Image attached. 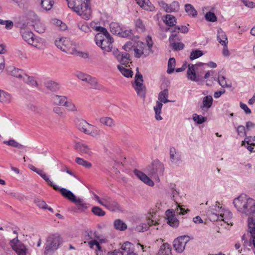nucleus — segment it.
Masks as SVG:
<instances>
[{
    "label": "nucleus",
    "instance_id": "nucleus-11",
    "mask_svg": "<svg viewBox=\"0 0 255 255\" xmlns=\"http://www.w3.org/2000/svg\"><path fill=\"white\" fill-rule=\"evenodd\" d=\"M188 241V236H183L177 238L173 241V246L175 250L178 253H182Z\"/></svg>",
    "mask_w": 255,
    "mask_h": 255
},
{
    "label": "nucleus",
    "instance_id": "nucleus-45",
    "mask_svg": "<svg viewBox=\"0 0 255 255\" xmlns=\"http://www.w3.org/2000/svg\"><path fill=\"white\" fill-rule=\"evenodd\" d=\"M76 162L79 165H82L86 168H90L92 167V164L80 157H76L75 159Z\"/></svg>",
    "mask_w": 255,
    "mask_h": 255
},
{
    "label": "nucleus",
    "instance_id": "nucleus-43",
    "mask_svg": "<svg viewBox=\"0 0 255 255\" xmlns=\"http://www.w3.org/2000/svg\"><path fill=\"white\" fill-rule=\"evenodd\" d=\"M23 80L27 84L34 87L37 85L36 81L32 77L28 76L27 75H24L23 76Z\"/></svg>",
    "mask_w": 255,
    "mask_h": 255
},
{
    "label": "nucleus",
    "instance_id": "nucleus-40",
    "mask_svg": "<svg viewBox=\"0 0 255 255\" xmlns=\"http://www.w3.org/2000/svg\"><path fill=\"white\" fill-rule=\"evenodd\" d=\"M54 4L53 0H41V5L42 7L46 10H50Z\"/></svg>",
    "mask_w": 255,
    "mask_h": 255
},
{
    "label": "nucleus",
    "instance_id": "nucleus-53",
    "mask_svg": "<svg viewBox=\"0 0 255 255\" xmlns=\"http://www.w3.org/2000/svg\"><path fill=\"white\" fill-rule=\"evenodd\" d=\"M193 120L198 124H202L206 121L207 118L194 114L193 115Z\"/></svg>",
    "mask_w": 255,
    "mask_h": 255
},
{
    "label": "nucleus",
    "instance_id": "nucleus-25",
    "mask_svg": "<svg viewBox=\"0 0 255 255\" xmlns=\"http://www.w3.org/2000/svg\"><path fill=\"white\" fill-rule=\"evenodd\" d=\"M157 255H172L171 246L167 243L163 244L160 246Z\"/></svg>",
    "mask_w": 255,
    "mask_h": 255
},
{
    "label": "nucleus",
    "instance_id": "nucleus-57",
    "mask_svg": "<svg viewBox=\"0 0 255 255\" xmlns=\"http://www.w3.org/2000/svg\"><path fill=\"white\" fill-rule=\"evenodd\" d=\"M121 59L119 60L122 64H126L128 63L129 60V55L127 53H122L121 56Z\"/></svg>",
    "mask_w": 255,
    "mask_h": 255
},
{
    "label": "nucleus",
    "instance_id": "nucleus-2",
    "mask_svg": "<svg viewBox=\"0 0 255 255\" xmlns=\"http://www.w3.org/2000/svg\"><path fill=\"white\" fill-rule=\"evenodd\" d=\"M68 7L83 19L88 20L91 16L90 0H66Z\"/></svg>",
    "mask_w": 255,
    "mask_h": 255
},
{
    "label": "nucleus",
    "instance_id": "nucleus-27",
    "mask_svg": "<svg viewBox=\"0 0 255 255\" xmlns=\"http://www.w3.org/2000/svg\"><path fill=\"white\" fill-rule=\"evenodd\" d=\"M248 224L251 236L254 235L255 234V215L249 217Z\"/></svg>",
    "mask_w": 255,
    "mask_h": 255
},
{
    "label": "nucleus",
    "instance_id": "nucleus-63",
    "mask_svg": "<svg viewBox=\"0 0 255 255\" xmlns=\"http://www.w3.org/2000/svg\"><path fill=\"white\" fill-rule=\"evenodd\" d=\"M135 25L136 27L138 28L141 32L144 31L145 29V26L141 19H137L135 21Z\"/></svg>",
    "mask_w": 255,
    "mask_h": 255
},
{
    "label": "nucleus",
    "instance_id": "nucleus-64",
    "mask_svg": "<svg viewBox=\"0 0 255 255\" xmlns=\"http://www.w3.org/2000/svg\"><path fill=\"white\" fill-rule=\"evenodd\" d=\"M244 141L248 145H255V136H246Z\"/></svg>",
    "mask_w": 255,
    "mask_h": 255
},
{
    "label": "nucleus",
    "instance_id": "nucleus-4",
    "mask_svg": "<svg viewBox=\"0 0 255 255\" xmlns=\"http://www.w3.org/2000/svg\"><path fill=\"white\" fill-rule=\"evenodd\" d=\"M61 242V239L59 235H50L45 244V255H47L49 253L57 250Z\"/></svg>",
    "mask_w": 255,
    "mask_h": 255
},
{
    "label": "nucleus",
    "instance_id": "nucleus-51",
    "mask_svg": "<svg viewBox=\"0 0 255 255\" xmlns=\"http://www.w3.org/2000/svg\"><path fill=\"white\" fill-rule=\"evenodd\" d=\"M41 177L47 183V184L50 186L52 187L54 190H57L59 189V186L54 184L53 182L49 179V177L47 176L46 173L43 172V173L42 175H41Z\"/></svg>",
    "mask_w": 255,
    "mask_h": 255
},
{
    "label": "nucleus",
    "instance_id": "nucleus-49",
    "mask_svg": "<svg viewBox=\"0 0 255 255\" xmlns=\"http://www.w3.org/2000/svg\"><path fill=\"white\" fill-rule=\"evenodd\" d=\"M85 82L88 83L91 88L94 89L98 88V82L95 78L89 75V77L87 78V80Z\"/></svg>",
    "mask_w": 255,
    "mask_h": 255
},
{
    "label": "nucleus",
    "instance_id": "nucleus-18",
    "mask_svg": "<svg viewBox=\"0 0 255 255\" xmlns=\"http://www.w3.org/2000/svg\"><path fill=\"white\" fill-rule=\"evenodd\" d=\"M134 173L136 176L139 179H140L141 181H142L146 184L150 186H153L154 185V183L152 181V180H151L149 178V177H148L145 174H144L142 172L139 171L137 169H135L134 171Z\"/></svg>",
    "mask_w": 255,
    "mask_h": 255
},
{
    "label": "nucleus",
    "instance_id": "nucleus-13",
    "mask_svg": "<svg viewBox=\"0 0 255 255\" xmlns=\"http://www.w3.org/2000/svg\"><path fill=\"white\" fill-rule=\"evenodd\" d=\"M207 214L209 220L212 222H215L219 220L223 221L225 223L230 225L229 222V219L224 218V214L222 213L218 214L214 212L213 209H208L207 212Z\"/></svg>",
    "mask_w": 255,
    "mask_h": 255
},
{
    "label": "nucleus",
    "instance_id": "nucleus-34",
    "mask_svg": "<svg viewBox=\"0 0 255 255\" xmlns=\"http://www.w3.org/2000/svg\"><path fill=\"white\" fill-rule=\"evenodd\" d=\"M104 207L112 211L120 210V206L119 203L113 199L110 201L108 205H105Z\"/></svg>",
    "mask_w": 255,
    "mask_h": 255
},
{
    "label": "nucleus",
    "instance_id": "nucleus-55",
    "mask_svg": "<svg viewBox=\"0 0 255 255\" xmlns=\"http://www.w3.org/2000/svg\"><path fill=\"white\" fill-rule=\"evenodd\" d=\"M132 35L133 34L131 30H122V29H121L120 33L119 34V35L122 37L128 38L129 39L132 38Z\"/></svg>",
    "mask_w": 255,
    "mask_h": 255
},
{
    "label": "nucleus",
    "instance_id": "nucleus-58",
    "mask_svg": "<svg viewBox=\"0 0 255 255\" xmlns=\"http://www.w3.org/2000/svg\"><path fill=\"white\" fill-rule=\"evenodd\" d=\"M0 25H4L5 28L6 29H11L13 26V23L12 21L9 20H4L0 19Z\"/></svg>",
    "mask_w": 255,
    "mask_h": 255
},
{
    "label": "nucleus",
    "instance_id": "nucleus-29",
    "mask_svg": "<svg viewBox=\"0 0 255 255\" xmlns=\"http://www.w3.org/2000/svg\"><path fill=\"white\" fill-rule=\"evenodd\" d=\"M114 228L118 231H125L128 227L127 224L121 219H116L114 222Z\"/></svg>",
    "mask_w": 255,
    "mask_h": 255
},
{
    "label": "nucleus",
    "instance_id": "nucleus-5",
    "mask_svg": "<svg viewBox=\"0 0 255 255\" xmlns=\"http://www.w3.org/2000/svg\"><path fill=\"white\" fill-rule=\"evenodd\" d=\"M55 43L56 46L64 52L71 54L77 53L75 46H73L72 41L68 38L62 37L59 40H56Z\"/></svg>",
    "mask_w": 255,
    "mask_h": 255
},
{
    "label": "nucleus",
    "instance_id": "nucleus-9",
    "mask_svg": "<svg viewBox=\"0 0 255 255\" xmlns=\"http://www.w3.org/2000/svg\"><path fill=\"white\" fill-rule=\"evenodd\" d=\"M25 27H21L20 33L23 40L34 47H37L38 39L34 37V34L30 31L26 29Z\"/></svg>",
    "mask_w": 255,
    "mask_h": 255
},
{
    "label": "nucleus",
    "instance_id": "nucleus-1",
    "mask_svg": "<svg viewBox=\"0 0 255 255\" xmlns=\"http://www.w3.org/2000/svg\"><path fill=\"white\" fill-rule=\"evenodd\" d=\"M233 204L237 210L249 217L255 215V200L242 194L233 201Z\"/></svg>",
    "mask_w": 255,
    "mask_h": 255
},
{
    "label": "nucleus",
    "instance_id": "nucleus-60",
    "mask_svg": "<svg viewBox=\"0 0 255 255\" xmlns=\"http://www.w3.org/2000/svg\"><path fill=\"white\" fill-rule=\"evenodd\" d=\"M34 203L39 208L43 209H46L47 208V205L43 200L39 199H36L34 200Z\"/></svg>",
    "mask_w": 255,
    "mask_h": 255
},
{
    "label": "nucleus",
    "instance_id": "nucleus-21",
    "mask_svg": "<svg viewBox=\"0 0 255 255\" xmlns=\"http://www.w3.org/2000/svg\"><path fill=\"white\" fill-rule=\"evenodd\" d=\"M56 190H59L63 197L72 202L74 203L77 201L76 200L78 198H76L75 195L71 191L64 188H60L59 187V189Z\"/></svg>",
    "mask_w": 255,
    "mask_h": 255
},
{
    "label": "nucleus",
    "instance_id": "nucleus-39",
    "mask_svg": "<svg viewBox=\"0 0 255 255\" xmlns=\"http://www.w3.org/2000/svg\"><path fill=\"white\" fill-rule=\"evenodd\" d=\"M185 10L190 15L195 17L197 15V12L191 4L188 3L185 5Z\"/></svg>",
    "mask_w": 255,
    "mask_h": 255
},
{
    "label": "nucleus",
    "instance_id": "nucleus-24",
    "mask_svg": "<svg viewBox=\"0 0 255 255\" xmlns=\"http://www.w3.org/2000/svg\"><path fill=\"white\" fill-rule=\"evenodd\" d=\"M213 98L211 96H206L203 99L202 104L200 106V108L204 110L205 109L208 110L211 107L213 104Z\"/></svg>",
    "mask_w": 255,
    "mask_h": 255
},
{
    "label": "nucleus",
    "instance_id": "nucleus-46",
    "mask_svg": "<svg viewBox=\"0 0 255 255\" xmlns=\"http://www.w3.org/2000/svg\"><path fill=\"white\" fill-rule=\"evenodd\" d=\"M92 212L96 216L103 217L105 215L106 212L99 207L94 206L92 208Z\"/></svg>",
    "mask_w": 255,
    "mask_h": 255
},
{
    "label": "nucleus",
    "instance_id": "nucleus-16",
    "mask_svg": "<svg viewBox=\"0 0 255 255\" xmlns=\"http://www.w3.org/2000/svg\"><path fill=\"white\" fill-rule=\"evenodd\" d=\"M167 98H166L161 102L156 101V105L153 108L155 112V118L157 121H160L162 119V118L160 116L161 109L163 106L162 103H166L171 102V101L168 100Z\"/></svg>",
    "mask_w": 255,
    "mask_h": 255
},
{
    "label": "nucleus",
    "instance_id": "nucleus-52",
    "mask_svg": "<svg viewBox=\"0 0 255 255\" xmlns=\"http://www.w3.org/2000/svg\"><path fill=\"white\" fill-rule=\"evenodd\" d=\"M203 55L202 51L200 50H195L192 51L190 55V59L192 60L197 59Z\"/></svg>",
    "mask_w": 255,
    "mask_h": 255
},
{
    "label": "nucleus",
    "instance_id": "nucleus-38",
    "mask_svg": "<svg viewBox=\"0 0 255 255\" xmlns=\"http://www.w3.org/2000/svg\"><path fill=\"white\" fill-rule=\"evenodd\" d=\"M111 32L115 35H119L122 29L119 23L116 22H112L110 25Z\"/></svg>",
    "mask_w": 255,
    "mask_h": 255
},
{
    "label": "nucleus",
    "instance_id": "nucleus-14",
    "mask_svg": "<svg viewBox=\"0 0 255 255\" xmlns=\"http://www.w3.org/2000/svg\"><path fill=\"white\" fill-rule=\"evenodd\" d=\"M25 18H26V20L23 22V23H22V27H26L29 21L34 22L38 19V16L35 12L31 10H27L24 12V14L22 16V18L24 19Z\"/></svg>",
    "mask_w": 255,
    "mask_h": 255
},
{
    "label": "nucleus",
    "instance_id": "nucleus-23",
    "mask_svg": "<svg viewBox=\"0 0 255 255\" xmlns=\"http://www.w3.org/2000/svg\"><path fill=\"white\" fill-rule=\"evenodd\" d=\"M217 40L222 45H226L228 44L227 36L225 32L221 28L218 29Z\"/></svg>",
    "mask_w": 255,
    "mask_h": 255
},
{
    "label": "nucleus",
    "instance_id": "nucleus-48",
    "mask_svg": "<svg viewBox=\"0 0 255 255\" xmlns=\"http://www.w3.org/2000/svg\"><path fill=\"white\" fill-rule=\"evenodd\" d=\"M170 45L175 51L182 50L184 47V44L183 43L174 42L172 40H170Z\"/></svg>",
    "mask_w": 255,
    "mask_h": 255
},
{
    "label": "nucleus",
    "instance_id": "nucleus-28",
    "mask_svg": "<svg viewBox=\"0 0 255 255\" xmlns=\"http://www.w3.org/2000/svg\"><path fill=\"white\" fill-rule=\"evenodd\" d=\"M100 123L104 126L108 127H113L115 125V123L113 119L111 117H103L99 119Z\"/></svg>",
    "mask_w": 255,
    "mask_h": 255
},
{
    "label": "nucleus",
    "instance_id": "nucleus-61",
    "mask_svg": "<svg viewBox=\"0 0 255 255\" xmlns=\"http://www.w3.org/2000/svg\"><path fill=\"white\" fill-rule=\"evenodd\" d=\"M168 97V91L167 89H165L164 90L161 91L158 95V99L159 101V102H161L163 99L166 98Z\"/></svg>",
    "mask_w": 255,
    "mask_h": 255
},
{
    "label": "nucleus",
    "instance_id": "nucleus-33",
    "mask_svg": "<svg viewBox=\"0 0 255 255\" xmlns=\"http://www.w3.org/2000/svg\"><path fill=\"white\" fill-rule=\"evenodd\" d=\"M163 21L166 25L170 27L175 26L177 23L175 17L171 14H166Z\"/></svg>",
    "mask_w": 255,
    "mask_h": 255
},
{
    "label": "nucleus",
    "instance_id": "nucleus-31",
    "mask_svg": "<svg viewBox=\"0 0 255 255\" xmlns=\"http://www.w3.org/2000/svg\"><path fill=\"white\" fill-rule=\"evenodd\" d=\"M35 30L39 33H43L45 32L46 27L44 24L42 23L39 19H37L33 24Z\"/></svg>",
    "mask_w": 255,
    "mask_h": 255
},
{
    "label": "nucleus",
    "instance_id": "nucleus-20",
    "mask_svg": "<svg viewBox=\"0 0 255 255\" xmlns=\"http://www.w3.org/2000/svg\"><path fill=\"white\" fill-rule=\"evenodd\" d=\"M77 127L81 131L87 134L90 128H94V126L87 123L84 120H78L77 122Z\"/></svg>",
    "mask_w": 255,
    "mask_h": 255
},
{
    "label": "nucleus",
    "instance_id": "nucleus-32",
    "mask_svg": "<svg viewBox=\"0 0 255 255\" xmlns=\"http://www.w3.org/2000/svg\"><path fill=\"white\" fill-rule=\"evenodd\" d=\"M11 100V95L3 91L0 90V102L4 104H9Z\"/></svg>",
    "mask_w": 255,
    "mask_h": 255
},
{
    "label": "nucleus",
    "instance_id": "nucleus-35",
    "mask_svg": "<svg viewBox=\"0 0 255 255\" xmlns=\"http://www.w3.org/2000/svg\"><path fill=\"white\" fill-rule=\"evenodd\" d=\"M45 86L52 92H56L59 89V84L52 81H48L45 82Z\"/></svg>",
    "mask_w": 255,
    "mask_h": 255
},
{
    "label": "nucleus",
    "instance_id": "nucleus-54",
    "mask_svg": "<svg viewBox=\"0 0 255 255\" xmlns=\"http://www.w3.org/2000/svg\"><path fill=\"white\" fill-rule=\"evenodd\" d=\"M76 202H75L74 203L76 204L78 207V209L81 212H83L85 211L87 209V206L86 204L83 203L81 199L78 198L76 200Z\"/></svg>",
    "mask_w": 255,
    "mask_h": 255
},
{
    "label": "nucleus",
    "instance_id": "nucleus-22",
    "mask_svg": "<svg viewBox=\"0 0 255 255\" xmlns=\"http://www.w3.org/2000/svg\"><path fill=\"white\" fill-rule=\"evenodd\" d=\"M138 5L146 10L153 11L155 7L149 0H135Z\"/></svg>",
    "mask_w": 255,
    "mask_h": 255
},
{
    "label": "nucleus",
    "instance_id": "nucleus-26",
    "mask_svg": "<svg viewBox=\"0 0 255 255\" xmlns=\"http://www.w3.org/2000/svg\"><path fill=\"white\" fill-rule=\"evenodd\" d=\"M170 159L172 163L176 164L181 159L180 154L176 152L174 147H171L170 149Z\"/></svg>",
    "mask_w": 255,
    "mask_h": 255
},
{
    "label": "nucleus",
    "instance_id": "nucleus-12",
    "mask_svg": "<svg viewBox=\"0 0 255 255\" xmlns=\"http://www.w3.org/2000/svg\"><path fill=\"white\" fill-rule=\"evenodd\" d=\"M195 65L190 64L188 65L187 70V78L188 80L195 82H199L203 81V77L199 74H197L195 68Z\"/></svg>",
    "mask_w": 255,
    "mask_h": 255
},
{
    "label": "nucleus",
    "instance_id": "nucleus-37",
    "mask_svg": "<svg viewBox=\"0 0 255 255\" xmlns=\"http://www.w3.org/2000/svg\"><path fill=\"white\" fill-rule=\"evenodd\" d=\"M3 143L12 147L17 148L20 149H23L25 148V146L17 142L14 139H10L9 140H4Z\"/></svg>",
    "mask_w": 255,
    "mask_h": 255
},
{
    "label": "nucleus",
    "instance_id": "nucleus-62",
    "mask_svg": "<svg viewBox=\"0 0 255 255\" xmlns=\"http://www.w3.org/2000/svg\"><path fill=\"white\" fill-rule=\"evenodd\" d=\"M238 134L240 136L246 135L247 130L246 128L243 126H239L237 128Z\"/></svg>",
    "mask_w": 255,
    "mask_h": 255
},
{
    "label": "nucleus",
    "instance_id": "nucleus-19",
    "mask_svg": "<svg viewBox=\"0 0 255 255\" xmlns=\"http://www.w3.org/2000/svg\"><path fill=\"white\" fill-rule=\"evenodd\" d=\"M121 249L123 251V255H137L133 252V245L130 242L124 243L121 247Z\"/></svg>",
    "mask_w": 255,
    "mask_h": 255
},
{
    "label": "nucleus",
    "instance_id": "nucleus-3",
    "mask_svg": "<svg viewBox=\"0 0 255 255\" xmlns=\"http://www.w3.org/2000/svg\"><path fill=\"white\" fill-rule=\"evenodd\" d=\"M164 170V165L158 160H154L147 167L146 171L151 178L159 181V177L162 176Z\"/></svg>",
    "mask_w": 255,
    "mask_h": 255
},
{
    "label": "nucleus",
    "instance_id": "nucleus-8",
    "mask_svg": "<svg viewBox=\"0 0 255 255\" xmlns=\"http://www.w3.org/2000/svg\"><path fill=\"white\" fill-rule=\"evenodd\" d=\"M10 245L17 255H26L27 249L22 243L18 240L17 237L10 241Z\"/></svg>",
    "mask_w": 255,
    "mask_h": 255
},
{
    "label": "nucleus",
    "instance_id": "nucleus-44",
    "mask_svg": "<svg viewBox=\"0 0 255 255\" xmlns=\"http://www.w3.org/2000/svg\"><path fill=\"white\" fill-rule=\"evenodd\" d=\"M175 59L174 58H170L168 62V68L167 72L168 74H171L175 70Z\"/></svg>",
    "mask_w": 255,
    "mask_h": 255
},
{
    "label": "nucleus",
    "instance_id": "nucleus-47",
    "mask_svg": "<svg viewBox=\"0 0 255 255\" xmlns=\"http://www.w3.org/2000/svg\"><path fill=\"white\" fill-rule=\"evenodd\" d=\"M64 103V106L67 108L68 111L74 112L77 111L76 106L71 100L68 101L67 100Z\"/></svg>",
    "mask_w": 255,
    "mask_h": 255
},
{
    "label": "nucleus",
    "instance_id": "nucleus-41",
    "mask_svg": "<svg viewBox=\"0 0 255 255\" xmlns=\"http://www.w3.org/2000/svg\"><path fill=\"white\" fill-rule=\"evenodd\" d=\"M118 68L121 73L126 77H132L133 72L131 70L124 67L123 66L118 65Z\"/></svg>",
    "mask_w": 255,
    "mask_h": 255
},
{
    "label": "nucleus",
    "instance_id": "nucleus-10",
    "mask_svg": "<svg viewBox=\"0 0 255 255\" xmlns=\"http://www.w3.org/2000/svg\"><path fill=\"white\" fill-rule=\"evenodd\" d=\"M159 5L164 10L168 13L177 12L179 10L180 5L177 1H173L171 4H168L163 0L158 1Z\"/></svg>",
    "mask_w": 255,
    "mask_h": 255
},
{
    "label": "nucleus",
    "instance_id": "nucleus-50",
    "mask_svg": "<svg viewBox=\"0 0 255 255\" xmlns=\"http://www.w3.org/2000/svg\"><path fill=\"white\" fill-rule=\"evenodd\" d=\"M101 130L96 127L94 126V128H90L87 134L91 135L93 137H97L100 135Z\"/></svg>",
    "mask_w": 255,
    "mask_h": 255
},
{
    "label": "nucleus",
    "instance_id": "nucleus-36",
    "mask_svg": "<svg viewBox=\"0 0 255 255\" xmlns=\"http://www.w3.org/2000/svg\"><path fill=\"white\" fill-rule=\"evenodd\" d=\"M8 71L10 72V74L14 77L22 78L24 75H25L23 72L19 69L15 68L14 67H9Z\"/></svg>",
    "mask_w": 255,
    "mask_h": 255
},
{
    "label": "nucleus",
    "instance_id": "nucleus-17",
    "mask_svg": "<svg viewBox=\"0 0 255 255\" xmlns=\"http://www.w3.org/2000/svg\"><path fill=\"white\" fill-rule=\"evenodd\" d=\"M74 148L78 152L88 156L91 155L92 153L91 149L87 145L80 142H75Z\"/></svg>",
    "mask_w": 255,
    "mask_h": 255
},
{
    "label": "nucleus",
    "instance_id": "nucleus-30",
    "mask_svg": "<svg viewBox=\"0 0 255 255\" xmlns=\"http://www.w3.org/2000/svg\"><path fill=\"white\" fill-rule=\"evenodd\" d=\"M67 98L66 96H58L54 95L52 96V100L54 103L56 105L63 106L65 102H66Z\"/></svg>",
    "mask_w": 255,
    "mask_h": 255
},
{
    "label": "nucleus",
    "instance_id": "nucleus-56",
    "mask_svg": "<svg viewBox=\"0 0 255 255\" xmlns=\"http://www.w3.org/2000/svg\"><path fill=\"white\" fill-rule=\"evenodd\" d=\"M206 19L210 22H215L217 20V18L214 13L209 11L205 15Z\"/></svg>",
    "mask_w": 255,
    "mask_h": 255
},
{
    "label": "nucleus",
    "instance_id": "nucleus-59",
    "mask_svg": "<svg viewBox=\"0 0 255 255\" xmlns=\"http://www.w3.org/2000/svg\"><path fill=\"white\" fill-rule=\"evenodd\" d=\"M180 31L181 32L186 33L188 32V28L185 25H181V26H175L174 30H172V32H175Z\"/></svg>",
    "mask_w": 255,
    "mask_h": 255
},
{
    "label": "nucleus",
    "instance_id": "nucleus-42",
    "mask_svg": "<svg viewBox=\"0 0 255 255\" xmlns=\"http://www.w3.org/2000/svg\"><path fill=\"white\" fill-rule=\"evenodd\" d=\"M218 82L219 84L222 86L223 88L225 87H231L232 84H228L226 81V78L225 77L223 76H221L219 73V75L218 77Z\"/></svg>",
    "mask_w": 255,
    "mask_h": 255
},
{
    "label": "nucleus",
    "instance_id": "nucleus-15",
    "mask_svg": "<svg viewBox=\"0 0 255 255\" xmlns=\"http://www.w3.org/2000/svg\"><path fill=\"white\" fill-rule=\"evenodd\" d=\"M166 218L167 223L172 227H177L179 225V221L175 217L172 210L168 209L165 212Z\"/></svg>",
    "mask_w": 255,
    "mask_h": 255
},
{
    "label": "nucleus",
    "instance_id": "nucleus-7",
    "mask_svg": "<svg viewBox=\"0 0 255 255\" xmlns=\"http://www.w3.org/2000/svg\"><path fill=\"white\" fill-rule=\"evenodd\" d=\"M95 40L96 44L100 47L103 50L107 52L112 51L114 42V39L112 37L103 38L102 35L99 34L95 35Z\"/></svg>",
    "mask_w": 255,
    "mask_h": 255
},
{
    "label": "nucleus",
    "instance_id": "nucleus-6",
    "mask_svg": "<svg viewBox=\"0 0 255 255\" xmlns=\"http://www.w3.org/2000/svg\"><path fill=\"white\" fill-rule=\"evenodd\" d=\"M137 72L134 77V82L132 86L136 92L137 95L141 98L145 97L146 87L143 85V80L142 75L139 73L138 69L137 68Z\"/></svg>",
    "mask_w": 255,
    "mask_h": 255
}]
</instances>
